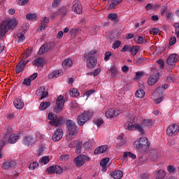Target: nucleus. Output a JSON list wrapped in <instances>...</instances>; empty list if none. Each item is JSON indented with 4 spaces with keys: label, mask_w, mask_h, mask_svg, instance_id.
<instances>
[{
    "label": "nucleus",
    "mask_w": 179,
    "mask_h": 179,
    "mask_svg": "<svg viewBox=\"0 0 179 179\" xmlns=\"http://www.w3.org/2000/svg\"><path fill=\"white\" fill-rule=\"evenodd\" d=\"M143 76V73L138 71L136 73V76L134 78V80H139V79H142Z\"/></svg>",
    "instance_id": "49"
},
{
    "label": "nucleus",
    "mask_w": 179,
    "mask_h": 179,
    "mask_svg": "<svg viewBox=\"0 0 179 179\" xmlns=\"http://www.w3.org/2000/svg\"><path fill=\"white\" fill-rule=\"evenodd\" d=\"M15 38L18 40L19 43H23L25 40L24 31H19L17 34L14 35Z\"/></svg>",
    "instance_id": "20"
},
{
    "label": "nucleus",
    "mask_w": 179,
    "mask_h": 179,
    "mask_svg": "<svg viewBox=\"0 0 179 179\" xmlns=\"http://www.w3.org/2000/svg\"><path fill=\"white\" fill-rule=\"evenodd\" d=\"M74 148L76 153H80L82 152V142L80 141H76Z\"/></svg>",
    "instance_id": "33"
},
{
    "label": "nucleus",
    "mask_w": 179,
    "mask_h": 179,
    "mask_svg": "<svg viewBox=\"0 0 179 179\" xmlns=\"http://www.w3.org/2000/svg\"><path fill=\"white\" fill-rule=\"evenodd\" d=\"M178 132L179 125L177 124H171L166 129V134L169 136H176Z\"/></svg>",
    "instance_id": "11"
},
{
    "label": "nucleus",
    "mask_w": 179,
    "mask_h": 179,
    "mask_svg": "<svg viewBox=\"0 0 179 179\" xmlns=\"http://www.w3.org/2000/svg\"><path fill=\"white\" fill-rule=\"evenodd\" d=\"M175 27V33L177 37H179V23H175L173 24Z\"/></svg>",
    "instance_id": "57"
},
{
    "label": "nucleus",
    "mask_w": 179,
    "mask_h": 179,
    "mask_svg": "<svg viewBox=\"0 0 179 179\" xmlns=\"http://www.w3.org/2000/svg\"><path fill=\"white\" fill-rule=\"evenodd\" d=\"M22 85H24L25 86H30L31 85V80L29 78H25L22 83Z\"/></svg>",
    "instance_id": "56"
},
{
    "label": "nucleus",
    "mask_w": 179,
    "mask_h": 179,
    "mask_svg": "<svg viewBox=\"0 0 179 179\" xmlns=\"http://www.w3.org/2000/svg\"><path fill=\"white\" fill-rule=\"evenodd\" d=\"M36 94L37 96H41V100H43V99H45L48 96V92H45V87L42 86L36 91Z\"/></svg>",
    "instance_id": "16"
},
{
    "label": "nucleus",
    "mask_w": 179,
    "mask_h": 179,
    "mask_svg": "<svg viewBox=\"0 0 179 179\" xmlns=\"http://www.w3.org/2000/svg\"><path fill=\"white\" fill-rule=\"evenodd\" d=\"M110 162V158L106 157L101 160L100 165L102 167V171H107V163Z\"/></svg>",
    "instance_id": "25"
},
{
    "label": "nucleus",
    "mask_w": 179,
    "mask_h": 179,
    "mask_svg": "<svg viewBox=\"0 0 179 179\" xmlns=\"http://www.w3.org/2000/svg\"><path fill=\"white\" fill-rule=\"evenodd\" d=\"M150 157L153 162H156L157 158L159 157V155H157V150H153L150 152Z\"/></svg>",
    "instance_id": "36"
},
{
    "label": "nucleus",
    "mask_w": 179,
    "mask_h": 179,
    "mask_svg": "<svg viewBox=\"0 0 179 179\" xmlns=\"http://www.w3.org/2000/svg\"><path fill=\"white\" fill-rule=\"evenodd\" d=\"M66 125L69 132L66 135V139H67V141H72V139H73V136H76V135H78V126H76L75 122L71 120H67Z\"/></svg>",
    "instance_id": "3"
},
{
    "label": "nucleus",
    "mask_w": 179,
    "mask_h": 179,
    "mask_svg": "<svg viewBox=\"0 0 179 179\" xmlns=\"http://www.w3.org/2000/svg\"><path fill=\"white\" fill-rule=\"evenodd\" d=\"M95 54H97L96 50H91L84 55V58L87 61V66L90 69L96 68V66L97 65V59L94 57Z\"/></svg>",
    "instance_id": "5"
},
{
    "label": "nucleus",
    "mask_w": 179,
    "mask_h": 179,
    "mask_svg": "<svg viewBox=\"0 0 179 179\" xmlns=\"http://www.w3.org/2000/svg\"><path fill=\"white\" fill-rule=\"evenodd\" d=\"M47 171L49 174H54L55 173V166H50L47 169Z\"/></svg>",
    "instance_id": "55"
},
{
    "label": "nucleus",
    "mask_w": 179,
    "mask_h": 179,
    "mask_svg": "<svg viewBox=\"0 0 179 179\" xmlns=\"http://www.w3.org/2000/svg\"><path fill=\"white\" fill-rule=\"evenodd\" d=\"M48 23H50V18L45 17L43 20H42L39 24L38 31H43V30H45Z\"/></svg>",
    "instance_id": "18"
},
{
    "label": "nucleus",
    "mask_w": 179,
    "mask_h": 179,
    "mask_svg": "<svg viewBox=\"0 0 179 179\" xmlns=\"http://www.w3.org/2000/svg\"><path fill=\"white\" fill-rule=\"evenodd\" d=\"M110 57H111V52H106L104 57L105 61H108L110 59Z\"/></svg>",
    "instance_id": "63"
},
{
    "label": "nucleus",
    "mask_w": 179,
    "mask_h": 179,
    "mask_svg": "<svg viewBox=\"0 0 179 179\" xmlns=\"http://www.w3.org/2000/svg\"><path fill=\"white\" fill-rule=\"evenodd\" d=\"M93 143L90 141H87L84 143L83 146L85 149H92Z\"/></svg>",
    "instance_id": "54"
},
{
    "label": "nucleus",
    "mask_w": 179,
    "mask_h": 179,
    "mask_svg": "<svg viewBox=\"0 0 179 179\" xmlns=\"http://www.w3.org/2000/svg\"><path fill=\"white\" fill-rule=\"evenodd\" d=\"M20 138V136L19 134H11L8 138V142L9 143H16L17 141H19V138Z\"/></svg>",
    "instance_id": "26"
},
{
    "label": "nucleus",
    "mask_w": 179,
    "mask_h": 179,
    "mask_svg": "<svg viewBox=\"0 0 179 179\" xmlns=\"http://www.w3.org/2000/svg\"><path fill=\"white\" fill-rule=\"evenodd\" d=\"M109 2V6H108V9H115V6L117 5H120L122 2V0H108Z\"/></svg>",
    "instance_id": "21"
},
{
    "label": "nucleus",
    "mask_w": 179,
    "mask_h": 179,
    "mask_svg": "<svg viewBox=\"0 0 179 179\" xmlns=\"http://www.w3.org/2000/svg\"><path fill=\"white\" fill-rule=\"evenodd\" d=\"M111 177H113L114 179H122L124 176L122 171H115L110 173Z\"/></svg>",
    "instance_id": "24"
},
{
    "label": "nucleus",
    "mask_w": 179,
    "mask_h": 179,
    "mask_svg": "<svg viewBox=\"0 0 179 179\" xmlns=\"http://www.w3.org/2000/svg\"><path fill=\"white\" fill-rule=\"evenodd\" d=\"M142 124L144 127H152L153 122L150 119H145L143 120Z\"/></svg>",
    "instance_id": "39"
},
{
    "label": "nucleus",
    "mask_w": 179,
    "mask_h": 179,
    "mask_svg": "<svg viewBox=\"0 0 179 179\" xmlns=\"http://www.w3.org/2000/svg\"><path fill=\"white\" fill-rule=\"evenodd\" d=\"M118 142L117 143V148H121V146H124L127 143V140L124 139L122 135L118 136L117 137Z\"/></svg>",
    "instance_id": "30"
},
{
    "label": "nucleus",
    "mask_w": 179,
    "mask_h": 179,
    "mask_svg": "<svg viewBox=\"0 0 179 179\" xmlns=\"http://www.w3.org/2000/svg\"><path fill=\"white\" fill-rule=\"evenodd\" d=\"M50 106H51L50 102H42L40 105V108L41 110H47Z\"/></svg>",
    "instance_id": "41"
},
{
    "label": "nucleus",
    "mask_w": 179,
    "mask_h": 179,
    "mask_svg": "<svg viewBox=\"0 0 179 179\" xmlns=\"http://www.w3.org/2000/svg\"><path fill=\"white\" fill-rule=\"evenodd\" d=\"M121 45V41H115L113 44V48L115 50L116 48H119V47Z\"/></svg>",
    "instance_id": "53"
},
{
    "label": "nucleus",
    "mask_w": 179,
    "mask_h": 179,
    "mask_svg": "<svg viewBox=\"0 0 179 179\" xmlns=\"http://www.w3.org/2000/svg\"><path fill=\"white\" fill-rule=\"evenodd\" d=\"M72 10L75 12V13H77V15H80V13H82L83 7H82L80 1L75 0L73 2Z\"/></svg>",
    "instance_id": "12"
},
{
    "label": "nucleus",
    "mask_w": 179,
    "mask_h": 179,
    "mask_svg": "<svg viewBox=\"0 0 179 179\" xmlns=\"http://www.w3.org/2000/svg\"><path fill=\"white\" fill-rule=\"evenodd\" d=\"M151 176L149 175V173H143L141 176V179H150Z\"/></svg>",
    "instance_id": "64"
},
{
    "label": "nucleus",
    "mask_w": 179,
    "mask_h": 179,
    "mask_svg": "<svg viewBox=\"0 0 179 179\" xmlns=\"http://www.w3.org/2000/svg\"><path fill=\"white\" fill-rule=\"evenodd\" d=\"M124 159H127V157H131V159H136V155L131 152H125L123 154Z\"/></svg>",
    "instance_id": "37"
},
{
    "label": "nucleus",
    "mask_w": 179,
    "mask_h": 179,
    "mask_svg": "<svg viewBox=\"0 0 179 179\" xmlns=\"http://www.w3.org/2000/svg\"><path fill=\"white\" fill-rule=\"evenodd\" d=\"M38 167V162H33L29 164V169L30 170H36Z\"/></svg>",
    "instance_id": "48"
},
{
    "label": "nucleus",
    "mask_w": 179,
    "mask_h": 179,
    "mask_svg": "<svg viewBox=\"0 0 179 179\" xmlns=\"http://www.w3.org/2000/svg\"><path fill=\"white\" fill-rule=\"evenodd\" d=\"M48 120L49 121V125H51V127H55V128L58 127H61L62 125V117L57 116V115L50 113L48 114Z\"/></svg>",
    "instance_id": "7"
},
{
    "label": "nucleus",
    "mask_w": 179,
    "mask_h": 179,
    "mask_svg": "<svg viewBox=\"0 0 179 179\" xmlns=\"http://www.w3.org/2000/svg\"><path fill=\"white\" fill-rule=\"evenodd\" d=\"M22 143L25 146H32V145L36 143V139H34L33 136L30 135L26 136L22 139Z\"/></svg>",
    "instance_id": "14"
},
{
    "label": "nucleus",
    "mask_w": 179,
    "mask_h": 179,
    "mask_svg": "<svg viewBox=\"0 0 179 179\" xmlns=\"http://www.w3.org/2000/svg\"><path fill=\"white\" fill-rule=\"evenodd\" d=\"M118 114L119 113L114 110V108H110L105 113L106 118H114V117L118 116Z\"/></svg>",
    "instance_id": "17"
},
{
    "label": "nucleus",
    "mask_w": 179,
    "mask_h": 179,
    "mask_svg": "<svg viewBox=\"0 0 179 179\" xmlns=\"http://www.w3.org/2000/svg\"><path fill=\"white\" fill-rule=\"evenodd\" d=\"M64 104H65V100H64V96L62 95L58 96L56 100L55 106L53 109L54 112L56 113V114L61 113L62 110V108H64Z\"/></svg>",
    "instance_id": "8"
},
{
    "label": "nucleus",
    "mask_w": 179,
    "mask_h": 179,
    "mask_svg": "<svg viewBox=\"0 0 179 179\" xmlns=\"http://www.w3.org/2000/svg\"><path fill=\"white\" fill-rule=\"evenodd\" d=\"M110 75L113 78H118L119 72L117 68L112 67L110 69Z\"/></svg>",
    "instance_id": "35"
},
{
    "label": "nucleus",
    "mask_w": 179,
    "mask_h": 179,
    "mask_svg": "<svg viewBox=\"0 0 179 179\" xmlns=\"http://www.w3.org/2000/svg\"><path fill=\"white\" fill-rule=\"evenodd\" d=\"M71 157L69 155H62L60 156L61 162H67V160Z\"/></svg>",
    "instance_id": "52"
},
{
    "label": "nucleus",
    "mask_w": 179,
    "mask_h": 179,
    "mask_svg": "<svg viewBox=\"0 0 179 179\" xmlns=\"http://www.w3.org/2000/svg\"><path fill=\"white\" fill-rule=\"evenodd\" d=\"M70 96H71V97H79V92H78V90L73 89L72 90H71Z\"/></svg>",
    "instance_id": "44"
},
{
    "label": "nucleus",
    "mask_w": 179,
    "mask_h": 179,
    "mask_svg": "<svg viewBox=\"0 0 179 179\" xmlns=\"http://www.w3.org/2000/svg\"><path fill=\"white\" fill-rule=\"evenodd\" d=\"M64 136V131L62 129H57L55 131L53 135L52 136V140L54 142H58L62 139Z\"/></svg>",
    "instance_id": "13"
},
{
    "label": "nucleus",
    "mask_w": 179,
    "mask_h": 179,
    "mask_svg": "<svg viewBox=\"0 0 179 179\" xmlns=\"http://www.w3.org/2000/svg\"><path fill=\"white\" fill-rule=\"evenodd\" d=\"M55 167L56 174H62V171H64V169H62V167L58 165H55Z\"/></svg>",
    "instance_id": "50"
},
{
    "label": "nucleus",
    "mask_w": 179,
    "mask_h": 179,
    "mask_svg": "<svg viewBox=\"0 0 179 179\" xmlns=\"http://www.w3.org/2000/svg\"><path fill=\"white\" fill-rule=\"evenodd\" d=\"M127 51H131V46L128 45H124L121 50V52H125Z\"/></svg>",
    "instance_id": "58"
},
{
    "label": "nucleus",
    "mask_w": 179,
    "mask_h": 179,
    "mask_svg": "<svg viewBox=\"0 0 179 179\" xmlns=\"http://www.w3.org/2000/svg\"><path fill=\"white\" fill-rule=\"evenodd\" d=\"M29 1L30 0H18L17 3L21 6L27 5V3H29Z\"/></svg>",
    "instance_id": "62"
},
{
    "label": "nucleus",
    "mask_w": 179,
    "mask_h": 179,
    "mask_svg": "<svg viewBox=\"0 0 179 179\" xmlns=\"http://www.w3.org/2000/svg\"><path fill=\"white\" fill-rule=\"evenodd\" d=\"M17 26V20L15 18L1 22L0 24V38L6 34V31H8V30H12Z\"/></svg>",
    "instance_id": "1"
},
{
    "label": "nucleus",
    "mask_w": 179,
    "mask_h": 179,
    "mask_svg": "<svg viewBox=\"0 0 179 179\" xmlns=\"http://www.w3.org/2000/svg\"><path fill=\"white\" fill-rule=\"evenodd\" d=\"M24 63H23V62H20L15 66L16 73H20V72H23V71H24Z\"/></svg>",
    "instance_id": "28"
},
{
    "label": "nucleus",
    "mask_w": 179,
    "mask_h": 179,
    "mask_svg": "<svg viewBox=\"0 0 179 179\" xmlns=\"http://www.w3.org/2000/svg\"><path fill=\"white\" fill-rule=\"evenodd\" d=\"M157 179H163L166 177V171L163 169H159L155 172Z\"/></svg>",
    "instance_id": "27"
},
{
    "label": "nucleus",
    "mask_w": 179,
    "mask_h": 179,
    "mask_svg": "<svg viewBox=\"0 0 179 179\" xmlns=\"http://www.w3.org/2000/svg\"><path fill=\"white\" fill-rule=\"evenodd\" d=\"M13 104L18 110H22V108L24 107V103L20 99H15L13 101Z\"/></svg>",
    "instance_id": "22"
},
{
    "label": "nucleus",
    "mask_w": 179,
    "mask_h": 179,
    "mask_svg": "<svg viewBox=\"0 0 179 179\" xmlns=\"http://www.w3.org/2000/svg\"><path fill=\"white\" fill-rule=\"evenodd\" d=\"M90 161V157H89V156L85 155H80L75 158L74 163H76L77 167H82V166L85 164V162Z\"/></svg>",
    "instance_id": "9"
},
{
    "label": "nucleus",
    "mask_w": 179,
    "mask_h": 179,
    "mask_svg": "<svg viewBox=\"0 0 179 179\" xmlns=\"http://www.w3.org/2000/svg\"><path fill=\"white\" fill-rule=\"evenodd\" d=\"M150 34H153L154 36L156 34H159V29L152 28L150 30Z\"/></svg>",
    "instance_id": "60"
},
{
    "label": "nucleus",
    "mask_w": 179,
    "mask_h": 179,
    "mask_svg": "<svg viewBox=\"0 0 179 179\" xmlns=\"http://www.w3.org/2000/svg\"><path fill=\"white\" fill-rule=\"evenodd\" d=\"M33 65L38 66V68H43L45 62L43 57L36 58L34 62H32Z\"/></svg>",
    "instance_id": "19"
},
{
    "label": "nucleus",
    "mask_w": 179,
    "mask_h": 179,
    "mask_svg": "<svg viewBox=\"0 0 179 179\" xmlns=\"http://www.w3.org/2000/svg\"><path fill=\"white\" fill-rule=\"evenodd\" d=\"M27 57H29V56H27V54H23L21 56L22 60L20 61V62H23L24 66H26V65H27V64H29V60H26Z\"/></svg>",
    "instance_id": "43"
},
{
    "label": "nucleus",
    "mask_w": 179,
    "mask_h": 179,
    "mask_svg": "<svg viewBox=\"0 0 179 179\" xmlns=\"http://www.w3.org/2000/svg\"><path fill=\"white\" fill-rule=\"evenodd\" d=\"M40 163H41L42 164H48V163H50V157L47 156L43 157L40 161Z\"/></svg>",
    "instance_id": "46"
},
{
    "label": "nucleus",
    "mask_w": 179,
    "mask_h": 179,
    "mask_svg": "<svg viewBox=\"0 0 179 179\" xmlns=\"http://www.w3.org/2000/svg\"><path fill=\"white\" fill-rule=\"evenodd\" d=\"M134 148L141 152H149L150 150V145L149 140L146 137H141L134 142Z\"/></svg>",
    "instance_id": "4"
},
{
    "label": "nucleus",
    "mask_w": 179,
    "mask_h": 179,
    "mask_svg": "<svg viewBox=\"0 0 179 179\" xmlns=\"http://www.w3.org/2000/svg\"><path fill=\"white\" fill-rule=\"evenodd\" d=\"M157 64H158L160 69H164V62L162 59H159L157 61Z\"/></svg>",
    "instance_id": "59"
},
{
    "label": "nucleus",
    "mask_w": 179,
    "mask_h": 179,
    "mask_svg": "<svg viewBox=\"0 0 179 179\" xmlns=\"http://www.w3.org/2000/svg\"><path fill=\"white\" fill-rule=\"evenodd\" d=\"M138 122L137 117H132L127 120V123L124 124V129H128L129 131H138L141 135H145V130L143 127L140 124H136Z\"/></svg>",
    "instance_id": "2"
},
{
    "label": "nucleus",
    "mask_w": 179,
    "mask_h": 179,
    "mask_svg": "<svg viewBox=\"0 0 179 179\" xmlns=\"http://www.w3.org/2000/svg\"><path fill=\"white\" fill-rule=\"evenodd\" d=\"M179 57L176 54L171 55L166 60L168 65H176V63L178 62Z\"/></svg>",
    "instance_id": "15"
},
{
    "label": "nucleus",
    "mask_w": 179,
    "mask_h": 179,
    "mask_svg": "<svg viewBox=\"0 0 179 179\" xmlns=\"http://www.w3.org/2000/svg\"><path fill=\"white\" fill-rule=\"evenodd\" d=\"M59 15H62V16H65L68 13V9L66 7H62L59 10Z\"/></svg>",
    "instance_id": "45"
},
{
    "label": "nucleus",
    "mask_w": 179,
    "mask_h": 179,
    "mask_svg": "<svg viewBox=\"0 0 179 179\" xmlns=\"http://www.w3.org/2000/svg\"><path fill=\"white\" fill-rule=\"evenodd\" d=\"M156 82H157V76H151L148 81L150 86H153Z\"/></svg>",
    "instance_id": "34"
},
{
    "label": "nucleus",
    "mask_w": 179,
    "mask_h": 179,
    "mask_svg": "<svg viewBox=\"0 0 179 179\" xmlns=\"http://www.w3.org/2000/svg\"><path fill=\"white\" fill-rule=\"evenodd\" d=\"M176 167H174V166L172 165H169L167 166V171L168 173H170L171 174H174L176 173Z\"/></svg>",
    "instance_id": "47"
},
{
    "label": "nucleus",
    "mask_w": 179,
    "mask_h": 179,
    "mask_svg": "<svg viewBox=\"0 0 179 179\" xmlns=\"http://www.w3.org/2000/svg\"><path fill=\"white\" fill-rule=\"evenodd\" d=\"M16 166V162H4L3 164V169L4 170H8V169H12Z\"/></svg>",
    "instance_id": "29"
},
{
    "label": "nucleus",
    "mask_w": 179,
    "mask_h": 179,
    "mask_svg": "<svg viewBox=\"0 0 179 179\" xmlns=\"http://www.w3.org/2000/svg\"><path fill=\"white\" fill-rule=\"evenodd\" d=\"M108 148V147L107 145H101L95 149L94 155H101V153H104Z\"/></svg>",
    "instance_id": "23"
},
{
    "label": "nucleus",
    "mask_w": 179,
    "mask_h": 179,
    "mask_svg": "<svg viewBox=\"0 0 179 179\" xmlns=\"http://www.w3.org/2000/svg\"><path fill=\"white\" fill-rule=\"evenodd\" d=\"M177 42V38L176 37H172L169 39V45H174Z\"/></svg>",
    "instance_id": "61"
},
{
    "label": "nucleus",
    "mask_w": 179,
    "mask_h": 179,
    "mask_svg": "<svg viewBox=\"0 0 179 179\" xmlns=\"http://www.w3.org/2000/svg\"><path fill=\"white\" fill-rule=\"evenodd\" d=\"M118 17V15L116 13H109L108 18L110 20H115Z\"/></svg>",
    "instance_id": "51"
},
{
    "label": "nucleus",
    "mask_w": 179,
    "mask_h": 179,
    "mask_svg": "<svg viewBox=\"0 0 179 179\" xmlns=\"http://www.w3.org/2000/svg\"><path fill=\"white\" fill-rule=\"evenodd\" d=\"M136 96L138 99H142L145 96V91L142 89L138 90L136 92Z\"/></svg>",
    "instance_id": "38"
},
{
    "label": "nucleus",
    "mask_w": 179,
    "mask_h": 179,
    "mask_svg": "<svg viewBox=\"0 0 179 179\" xmlns=\"http://www.w3.org/2000/svg\"><path fill=\"white\" fill-rule=\"evenodd\" d=\"M92 115H93V113L90 111H86L82 113L81 115L78 116L77 123L79 127H83L86 122L92 118Z\"/></svg>",
    "instance_id": "6"
},
{
    "label": "nucleus",
    "mask_w": 179,
    "mask_h": 179,
    "mask_svg": "<svg viewBox=\"0 0 179 179\" xmlns=\"http://www.w3.org/2000/svg\"><path fill=\"white\" fill-rule=\"evenodd\" d=\"M54 47H55V45H54V43L52 42L45 43L40 48L38 52V55H43V54H45V52H48V51H51V50H52Z\"/></svg>",
    "instance_id": "10"
},
{
    "label": "nucleus",
    "mask_w": 179,
    "mask_h": 179,
    "mask_svg": "<svg viewBox=\"0 0 179 179\" xmlns=\"http://www.w3.org/2000/svg\"><path fill=\"white\" fill-rule=\"evenodd\" d=\"M26 17L27 20H36L37 19V15L35 13L27 14Z\"/></svg>",
    "instance_id": "40"
},
{
    "label": "nucleus",
    "mask_w": 179,
    "mask_h": 179,
    "mask_svg": "<svg viewBox=\"0 0 179 179\" xmlns=\"http://www.w3.org/2000/svg\"><path fill=\"white\" fill-rule=\"evenodd\" d=\"M138 51H139V46H133L130 49V52H131V55H136L138 54Z\"/></svg>",
    "instance_id": "42"
},
{
    "label": "nucleus",
    "mask_w": 179,
    "mask_h": 179,
    "mask_svg": "<svg viewBox=\"0 0 179 179\" xmlns=\"http://www.w3.org/2000/svg\"><path fill=\"white\" fill-rule=\"evenodd\" d=\"M134 40L137 44H145V43H147L146 40L141 36H136Z\"/></svg>",
    "instance_id": "31"
},
{
    "label": "nucleus",
    "mask_w": 179,
    "mask_h": 179,
    "mask_svg": "<svg viewBox=\"0 0 179 179\" xmlns=\"http://www.w3.org/2000/svg\"><path fill=\"white\" fill-rule=\"evenodd\" d=\"M72 64H73V62H72V60H71V59H66L62 62V66L65 69L71 68V66H72Z\"/></svg>",
    "instance_id": "32"
}]
</instances>
